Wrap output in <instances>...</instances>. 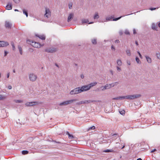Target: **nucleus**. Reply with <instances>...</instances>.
<instances>
[{"label": "nucleus", "instance_id": "1", "mask_svg": "<svg viewBox=\"0 0 160 160\" xmlns=\"http://www.w3.org/2000/svg\"><path fill=\"white\" fill-rule=\"evenodd\" d=\"M141 96L140 94H136L124 96L125 99L132 100L135 98H139Z\"/></svg>", "mask_w": 160, "mask_h": 160}, {"label": "nucleus", "instance_id": "2", "mask_svg": "<svg viewBox=\"0 0 160 160\" xmlns=\"http://www.w3.org/2000/svg\"><path fill=\"white\" fill-rule=\"evenodd\" d=\"M37 76L32 73H30L29 75V80L32 82L35 81L37 78Z\"/></svg>", "mask_w": 160, "mask_h": 160}, {"label": "nucleus", "instance_id": "3", "mask_svg": "<svg viewBox=\"0 0 160 160\" xmlns=\"http://www.w3.org/2000/svg\"><path fill=\"white\" fill-rule=\"evenodd\" d=\"M81 92L80 90V87L76 88L72 90L70 92V94L71 95L77 94Z\"/></svg>", "mask_w": 160, "mask_h": 160}, {"label": "nucleus", "instance_id": "4", "mask_svg": "<svg viewBox=\"0 0 160 160\" xmlns=\"http://www.w3.org/2000/svg\"><path fill=\"white\" fill-rule=\"evenodd\" d=\"M51 12L50 9L47 8L45 9V13L44 14V17L46 18H48L51 16Z\"/></svg>", "mask_w": 160, "mask_h": 160}, {"label": "nucleus", "instance_id": "5", "mask_svg": "<svg viewBox=\"0 0 160 160\" xmlns=\"http://www.w3.org/2000/svg\"><path fill=\"white\" fill-rule=\"evenodd\" d=\"M75 100H76L75 99H71L67 101H65L63 102L60 103L59 104V105L60 106L66 105L70 103H72V102L75 101Z\"/></svg>", "mask_w": 160, "mask_h": 160}, {"label": "nucleus", "instance_id": "6", "mask_svg": "<svg viewBox=\"0 0 160 160\" xmlns=\"http://www.w3.org/2000/svg\"><path fill=\"white\" fill-rule=\"evenodd\" d=\"M81 92L87 91L90 89V87L88 85L83 86L81 87H80Z\"/></svg>", "mask_w": 160, "mask_h": 160}, {"label": "nucleus", "instance_id": "7", "mask_svg": "<svg viewBox=\"0 0 160 160\" xmlns=\"http://www.w3.org/2000/svg\"><path fill=\"white\" fill-rule=\"evenodd\" d=\"M43 45H41L38 42H34V41L32 42V45L35 48H40Z\"/></svg>", "mask_w": 160, "mask_h": 160}, {"label": "nucleus", "instance_id": "8", "mask_svg": "<svg viewBox=\"0 0 160 160\" xmlns=\"http://www.w3.org/2000/svg\"><path fill=\"white\" fill-rule=\"evenodd\" d=\"M38 104V101L28 102L25 103V105L27 106H32L36 105Z\"/></svg>", "mask_w": 160, "mask_h": 160}, {"label": "nucleus", "instance_id": "9", "mask_svg": "<svg viewBox=\"0 0 160 160\" xmlns=\"http://www.w3.org/2000/svg\"><path fill=\"white\" fill-rule=\"evenodd\" d=\"M96 102L95 100H85L82 101L80 102L79 103V104H88L92 102Z\"/></svg>", "mask_w": 160, "mask_h": 160}, {"label": "nucleus", "instance_id": "10", "mask_svg": "<svg viewBox=\"0 0 160 160\" xmlns=\"http://www.w3.org/2000/svg\"><path fill=\"white\" fill-rule=\"evenodd\" d=\"M9 44L8 42L0 41V47H6Z\"/></svg>", "mask_w": 160, "mask_h": 160}, {"label": "nucleus", "instance_id": "11", "mask_svg": "<svg viewBox=\"0 0 160 160\" xmlns=\"http://www.w3.org/2000/svg\"><path fill=\"white\" fill-rule=\"evenodd\" d=\"M111 88V86L109 84H106L105 86H104L101 87L100 88L101 89L102 91H104L105 90L109 89Z\"/></svg>", "mask_w": 160, "mask_h": 160}, {"label": "nucleus", "instance_id": "12", "mask_svg": "<svg viewBox=\"0 0 160 160\" xmlns=\"http://www.w3.org/2000/svg\"><path fill=\"white\" fill-rule=\"evenodd\" d=\"M57 49L56 48H47L45 49V51L48 52L52 53L56 51Z\"/></svg>", "mask_w": 160, "mask_h": 160}, {"label": "nucleus", "instance_id": "13", "mask_svg": "<svg viewBox=\"0 0 160 160\" xmlns=\"http://www.w3.org/2000/svg\"><path fill=\"white\" fill-rule=\"evenodd\" d=\"M12 25V23L8 21H5V26L6 28H11Z\"/></svg>", "mask_w": 160, "mask_h": 160}, {"label": "nucleus", "instance_id": "14", "mask_svg": "<svg viewBox=\"0 0 160 160\" xmlns=\"http://www.w3.org/2000/svg\"><path fill=\"white\" fill-rule=\"evenodd\" d=\"M74 16V14L73 13H70L69 14V16L68 18V22H70L71 20L73 18Z\"/></svg>", "mask_w": 160, "mask_h": 160}, {"label": "nucleus", "instance_id": "15", "mask_svg": "<svg viewBox=\"0 0 160 160\" xmlns=\"http://www.w3.org/2000/svg\"><path fill=\"white\" fill-rule=\"evenodd\" d=\"M6 9L9 10L12 9V4L11 2H9L6 7Z\"/></svg>", "mask_w": 160, "mask_h": 160}, {"label": "nucleus", "instance_id": "16", "mask_svg": "<svg viewBox=\"0 0 160 160\" xmlns=\"http://www.w3.org/2000/svg\"><path fill=\"white\" fill-rule=\"evenodd\" d=\"M145 57L148 62L149 63H151L152 62L151 58L148 56L146 55L145 56Z\"/></svg>", "mask_w": 160, "mask_h": 160}, {"label": "nucleus", "instance_id": "17", "mask_svg": "<svg viewBox=\"0 0 160 160\" xmlns=\"http://www.w3.org/2000/svg\"><path fill=\"white\" fill-rule=\"evenodd\" d=\"M36 36L38 37L39 38L41 39L42 40H45V37L43 35H36Z\"/></svg>", "mask_w": 160, "mask_h": 160}, {"label": "nucleus", "instance_id": "18", "mask_svg": "<svg viewBox=\"0 0 160 160\" xmlns=\"http://www.w3.org/2000/svg\"><path fill=\"white\" fill-rule=\"evenodd\" d=\"M81 21L82 24L84 23H87L89 22V21L88 19H82Z\"/></svg>", "mask_w": 160, "mask_h": 160}, {"label": "nucleus", "instance_id": "19", "mask_svg": "<svg viewBox=\"0 0 160 160\" xmlns=\"http://www.w3.org/2000/svg\"><path fill=\"white\" fill-rule=\"evenodd\" d=\"M99 17L98 13L97 12L95 13V14L93 16V18L94 19H98L99 18Z\"/></svg>", "mask_w": 160, "mask_h": 160}, {"label": "nucleus", "instance_id": "20", "mask_svg": "<svg viewBox=\"0 0 160 160\" xmlns=\"http://www.w3.org/2000/svg\"><path fill=\"white\" fill-rule=\"evenodd\" d=\"M152 29L154 30L157 31V25L154 23H152Z\"/></svg>", "mask_w": 160, "mask_h": 160}, {"label": "nucleus", "instance_id": "21", "mask_svg": "<svg viewBox=\"0 0 160 160\" xmlns=\"http://www.w3.org/2000/svg\"><path fill=\"white\" fill-rule=\"evenodd\" d=\"M117 65L118 66H121L122 64V62L121 60L120 59H118L117 60Z\"/></svg>", "mask_w": 160, "mask_h": 160}, {"label": "nucleus", "instance_id": "22", "mask_svg": "<svg viewBox=\"0 0 160 160\" xmlns=\"http://www.w3.org/2000/svg\"><path fill=\"white\" fill-rule=\"evenodd\" d=\"M125 99L124 96H121L119 97H117L113 98V99L114 100H118V99Z\"/></svg>", "mask_w": 160, "mask_h": 160}, {"label": "nucleus", "instance_id": "23", "mask_svg": "<svg viewBox=\"0 0 160 160\" xmlns=\"http://www.w3.org/2000/svg\"><path fill=\"white\" fill-rule=\"evenodd\" d=\"M97 82H93L90 83L88 85L90 87V88L91 87L96 85L97 84Z\"/></svg>", "mask_w": 160, "mask_h": 160}, {"label": "nucleus", "instance_id": "24", "mask_svg": "<svg viewBox=\"0 0 160 160\" xmlns=\"http://www.w3.org/2000/svg\"><path fill=\"white\" fill-rule=\"evenodd\" d=\"M118 84V82H114L110 84H109L110 85V86H111V87H114V86H115L117 85Z\"/></svg>", "mask_w": 160, "mask_h": 160}, {"label": "nucleus", "instance_id": "25", "mask_svg": "<svg viewBox=\"0 0 160 160\" xmlns=\"http://www.w3.org/2000/svg\"><path fill=\"white\" fill-rule=\"evenodd\" d=\"M112 17H108L106 18V20L104 22H107L108 21H112Z\"/></svg>", "mask_w": 160, "mask_h": 160}, {"label": "nucleus", "instance_id": "26", "mask_svg": "<svg viewBox=\"0 0 160 160\" xmlns=\"http://www.w3.org/2000/svg\"><path fill=\"white\" fill-rule=\"evenodd\" d=\"M6 98L5 96L0 94V100H3L5 99Z\"/></svg>", "mask_w": 160, "mask_h": 160}, {"label": "nucleus", "instance_id": "27", "mask_svg": "<svg viewBox=\"0 0 160 160\" xmlns=\"http://www.w3.org/2000/svg\"><path fill=\"white\" fill-rule=\"evenodd\" d=\"M18 48L20 54L22 55V47L20 45H18Z\"/></svg>", "mask_w": 160, "mask_h": 160}, {"label": "nucleus", "instance_id": "28", "mask_svg": "<svg viewBox=\"0 0 160 160\" xmlns=\"http://www.w3.org/2000/svg\"><path fill=\"white\" fill-rule=\"evenodd\" d=\"M127 55L129 56H130L131 55L130 50L129 49H128L126 51Z\"/></svg>", "mask_w": 160, "mask_h": 160}, {"label": "nucleus", "instance_id": "29", "mask_svg": "<svg viewBox=\"0 0 160 160\" xmlns=\"http://www.w3.org/2000/svg\"><path fill=\"white\" fill-rule=\"evenodd\" d=\"M14 101L17 103H22L23 102V100H14Z\"/></svg>", "mask_w": 160, "mask_h": 160}, {"label": "nucleus", "instance_id": "30", "mask_svg": "<svg viewBox=\"0 0 160 160\" xmlns=\"http://www.w3.org/2000/svg\"><path fill=\"white\" fill-rule=\"evenodd\" d=\"M23 13L25 14L26 16L27 17L28 16V13L27 11L25 10V9H23Z\"/></svg>", "mask_w": 160, "mask_h": 160}, {"label": "nucleus", "instance_id": "31", "mask_svg": "<svg viewBox=\"0 0 160 160\" xmlns=\"http://www.w3.org/2000/svg\"><path fill=\"white\" fill-rule=\"evenodd\" d=\"M28 152L27 150H23L22 151V153L23 155H25L28 153Z\"/></svg>", "mask_w": 160, "mask_h": 160}, {"label": "nucleus", "instance_id": "32", "mask_svg": "<svg viewBox=\"0 0 160 160\" xmlns=\"http://www.w3.org/2000/svg\"><path fill=\"white\" fill-rule=\"evenodd\" d=\"M135 59H136V61L138 63V64L141 63V62L140 61L139 59V58L138 57H136V58Z\"/></svg>", "mask_w": 160, "mask_h": 160}, {"label": "nucleus", "instance_id": "33", "mask_svg": "<svg viewBox=\"0 0 160 160\" xmlns=\"http://www.w3.org/2000/svg\"><path fill=\"white\" fill-rule=\"evenodd\" d=\"M156 56L158 59H160V53L159 52H157L156 53Z\"/></svg>", "mask_w": 160, "mask_h": 160}, {"label": "nucleus", "instance_id": "34", "mask_svg": "<svg viewBox=\"0 0 160 160\" xmlns=\"http://www.w3.org/2000/svg\"><path fill=\"white\" fill-rule=\"evenodd\" d=\"M72 2H69V3H68V7H69V8L70 9H71L72 8Z\"/></svg>", "mask_w": 160, "mask_h": 160}, {"label": "nucleus", "instance_id": "35", "mask_svg": "<svg viewBox=\"0 0 160 160\" xmlns=\"http://www.w3.org/2000/svg\"><path fill=\"white\" fill-rule=\"evenodd\" d=\"M92 42L93 44H96L97 43V41L96 39H92Z\"/></svg>", "mask_w": 160, "mask_h": 160}, {"label": "nucleus", "instance_id": "36", "mask_svg": "<svg viewBox=\"0 0 160 160\" xmlns=\"http://www.w3.org/2000/svg\"><path fill=\"white\" fill-rule=\"evenodd\" d=\"M125 33L127 35H130V33L128 30L126 29L125 31Z\"/></svg>", "mask_w": 160, "mask_h": 160}, {"label": "nucleus", "instance_id": "37", "mask_svg": "<svg viewBox=\"0 0 160 160\" xmlns=\"http://www.w3.org/2000/svg\"><path fill=\"white\" fill-rule=\"evenodd\" d=\"M123 16H121V17H119L118 18H114L112 20V21H116L119 19H120Z\"/></svg>", "mask_w": 160, "mask_h": 160}, {"label": "nucleus", "instance_id": "38", "mask_svg": "<svg viewBox=\"0 0 160 160\" xmlns=\"http://www.w3.org/2000/svg\"><path fill=\"white\" fill-rule=\"evenodd\" d=\"M120 114L122 115H124L125 114V111L124 110H123L121 111H119Z\"/></svg>", "mask_w": 160, "mask_h": 160}, {"label": "nucleus", "instance_id": "39", "mask_svg": "<svg viewBox=\"0 0 160 160\" xmlns=\"http://www.w3.org/2000/svg\"><path fill=\"white\" fill-rule=\"evenodd\" d=\"M32 41H33L31 40H27V43L32 45Z\"/></svg>", "mask_w": 160, "mask_h": 160}, {"label": "nucleus", "instance_id": "40", "mask_svg": "<svg viewBox=\"0 0 160 160\" xmlns=\"http://www.w3.org/2000/svg\"><path fill=\"white\" fill-rule=\"evenodd\" d=\"M95 128V127L94 126H93L89 128L88 129V130H90L91 129L94 130Z\"/></svg>", "mask_w": 160, "mask_h": 160}, {"label": "nucleus", "instance_id": "41", "mask_svg": "<svg viewBox=\"0 0 160 160\" xmlns=\"http://www.w3.org/2000/svg\"><path fill=\"white\" fill-rule=\"evenodd\" d=\"M68 136V137L69 139H73L74 138V137L72 135L69 134V135Z\"/></svg>", "mask_w": 160, "mask_h": 160}, {"label": "nucleus", "instance_id": "42", "mask_svg": "<svg viewBox=\"0 0 160 160\" xmlns=\"http://www.w3.org/2000/svg\"><path fill=\"white\" fill-rule=\"evenodd\" d=\"M11 45H12V48L13 50H15V46L14 45V43H11Z\"/></svg>", "mask_w": 160, "mask_h": 160}, {"label": "nucleus", "instance_id": "43", "mask_svg": "<svg viewBox=\"0 0 160 160\" xmlns=\"http://www.w3.org/2000/svg\"><path fill=\"white\" fill-rule=\"evenodd\" d=\"M15 3H18L20 2V0H13Z\"/></svg>", "mask_w": 160, "mask_h": 160}, {"label": "nucleus", "instance_id": "44", "mask_svg": "<svg viewBox=\"0 0 160 160\" xmlns=\"http://www.w3.org/2000/svg\"><path fill=\"white\" fill-rule=\"evenodd\" d=\"M117 70H118V71L120 72L121 71V68L119 67L118 66H117Z\"/></svg>", "mask_w": 160, "mask_h": 160}, {"label": "nucleus", "instance_id": "45", "mask_svg": "<svg viewBox=\"0 0 160 160\" xmlns=\"http://www.w3.org/2000/svg\"><path fill=\"white\" fill-rule=\"evenodd\" d=\"M138 54H139V55L140 57L141 58H142V56L141 55V54H140V52L139 51H138Z\"/></svg>", "mask_w": 160, "mask_h": 160}, {"label": "nucleus", "instance_id": "46", "mask_svg": "<svg viewBox=\"0 0 160 160\" xmlns=\"http://www.w3.org/2000/svg\"><path fill=\"white\" fill-rule=\"evenodd\" d=\"M119 33L120 35H122L123 34V32L122 30L119 31Z\"/></svg>", "mask_w": 160, "mask_h": 160}, {"label": "nucleus", "instance_id": "47", "mask_svg": "<svg viewBox=\"0 0 160 160\" xmlns=\"http://www.w3.org/2000/svg\"><path fill=\"white\" fill-rule=\"evenodd\" d=\"M9 76H10V72H8L7 73V77L8 78L9 77Z\"/></svg>", "mask_w": 160, "mask_h": 160}, {"label": "nucleus", "instance_id": "48", "mask_svg": "<svg viewBox=\"0 0 160 160\" xmlns=\"http://www.w3.org/2000/svg\"><path fill=\"white\" fill-rule=\"evenodd\" d=\"M119 42H120L119 41V40H116L115 41V43H119Z\"/></svg>", "mask_w": 160, "mask_h": 160}, {"label": "nucleus", "instance_id": "49", "mask_svg": "<svg viewBox=\"0 0 160 160\" xmlns=\"http://www.w3.org/2000/svg\"><path fill=\"white\" fill-rule=\"evenodd\" d=\"M8 88L9 90L11 89L12 88V86L11 85L8 86Z\"/></svg>", "mask_w": 160, "mask_h": 160}, {"label": "nucleus", "instance_id": "50", "mask_svg": "<svg viewBox=\"0 0 160 160\" xmlns=\"http://www.w3.org/2000/svg\"><path fill=\"white\" fill-rule=\"evenodd\" d=\"M111 49L112 50H113L114 51H115V48L113 45H112L111 46Z\"/></svg>", "mask_w": 160, "mask_h": 160}, {"label": "nucleus", "instance_id": "51", "mask_svg": "<svg viewBox=\"0 0 160 160\" xmlns=\"http://www.w3.org/2000/svg\"><path fill=\"white\" fill-rule=\"evenodd\" d=\"M133 32L134 34L136 33V31L135 29H133Z\"/></svg>", "mask_w": 160, "mask_h": 160}, {"label": "nucleus", "instance_id": "52", "mask_svg": "<svg viewBox=\"0 0 160 160\" xmlns=\"http://www.w3.org/2000/svg\"><path fill=\"white\" fill-rule=\"evenodd\" d=\"M156 9V8H150V9L151 10V11H152L154 10H155Z\"/></svg>", "mask_w": 160, "mask_h": 160}, {"label": "nucleus", "instance_id": "53", "mask_svg": "<svg viewBox=\"0 0 160 160\" xmlns=\"http://www.w3.org/2000/svg\"><path fill=\"white\" fill-rule=\"evenodd\" d=\"M80 77H81V78L82 79L84 78V76L83 74H81L80 75Z\"/></svg>", "mask_w": 160, "mask_h": 160}, {"label": "nucleus", "instance_id": "54", "mask_svg": "<svg viewBox=\"0 0 160 160\" xmlns=\"http://www.w3.org/2000/svg\"><path fill=\"white\" fill-rule=\"evenodd\" d=\"M8 54V52L6 51H4V56H6Z\"/></svg>", "mask_w": 160, "mask_h": 160}, {"label": "nucleus", "instance_id": "55", "mask_svg": "<svg viewBox=\"0 0 160 160\" xmlns=\"http://www.w3.org/2000/svg\"><path fill=\"white\" fill-rule=\"evenodd\" d=\"M156 149H153V150H152L151 152H154L155 151H156Z\"/></svg>", "mask_w": 160, "mask_h": 160}, {"label": "nucleus", "instance_id": "56", "mask_svg": "<svg viewBox=\"0 0 160 160\" xmlns=\"http://www.w3.org/2000/svg\"><path fill=\"white\" fill-rule=\"evenodd\" d=\"M127 63L129 65H130L131 64L130 62L129 61H128L127 62Z\"/></svg>", "mask_w": 160, "mask_h": 160}, {"label": "nucleus", "instance_id": "57", "mask_svg": "<svg viewBox=\"0 0 160 160\" xmlns=\"http://www.w3.org/2000/svg\"><path fill=\"white\" fill-rule=\"evenodd\" d=\"M105 152H110V150L108 149L107 150H106L104 151Z\"/></svg>", "mask_w": 160, "mask_h": 160}, {"label": "nucleus", "instance_id": "58", "mask_svg": "<svg viewBox=\"0 0 160 160\" xmlns=\"http://www.w3.org/2000/svg\"><path fill=\"white\" fill-rule=\"evenodd\" d=\"M118 135V134H117L115 133V134H113L112 135V136H115V135Z\"/></svg>", "mask_w": 160, "mask_h": 160}, {"label": "nucleus", "instance_id": "59", "mask_svg": "<svg viewBox=\"0 0 160 160\" xmlns=\"http://www.w3.org/2000/svg\"><path fill=\"white\" fill-rule=\"evenodd\" d=\"M135 44L137 45H138V42L136 41L135 42Z\"/></svg>", "mask_w": 160, "mask_h": 160}, {"label": "nucleus", "instance_id": "60", "mask_svg": "<svg viewBox=\"0 0 160 160\" xmlns=\"http://www.w3.org/2000/svg\"><path fill=\"white\" fill-rule=\"evenodd\" d=\"M158 26L159 28H160V22L158 23Z\"/></svg>", "mask_w": 160, "mask_h": 160}, {"label": "nucleus", "instance_id": "61", "mask_svg": "<svg viewBox=\"0 0 160 160\" xmlns=\"http://www.w3.org/2000/svg\"><path fill=\"white\" fill-rule=\"evenodd\" d=\"M93 23V22H90L89 23H88V24H92Z\"/></svg>", "mask_w": 160, "mask_h": 160}, {"label": "nucleus", "instance_id": "62", "mask_svg": "<svg viewBox=\"0 0 160 160\" xmlns=\"http://www.w3.org/2000/svg\"><path fill=\"white\" fill-rule=\"evenodd\" d=\"M66 134L68 135H69V134H70L69 133V132H66Z\"/></svg>", "mask_w": 160, "mask_h": 160}, {"label": "nucleus", "instance_id": "63", "mask_svg": "<svg viewBox=\"0 0 160 160\" xmlns=\"http://www.w3.org/2000/svg\"><path fill=\"white\" fill-rule=\"evenodd\" d=\"M55 65H56V66L57 67H58V68H59V67L58 65V64H55Z\"/></svg>", "mask_w": 160, "mask_h": 160}, {"label": "nucleus", "instance_id": "64", "mask_svg": "<svg viewBox=\"0 0 160 160\" xmlns=\"http://www.w3.org/2000/svg\"><path fill=\"white\" fill-rule=\"evenodd\" d=\"M137 160H142L141 158H138Z\"/></svg>", "mask_w": 160, "mask_h": 160}]
</instances>
